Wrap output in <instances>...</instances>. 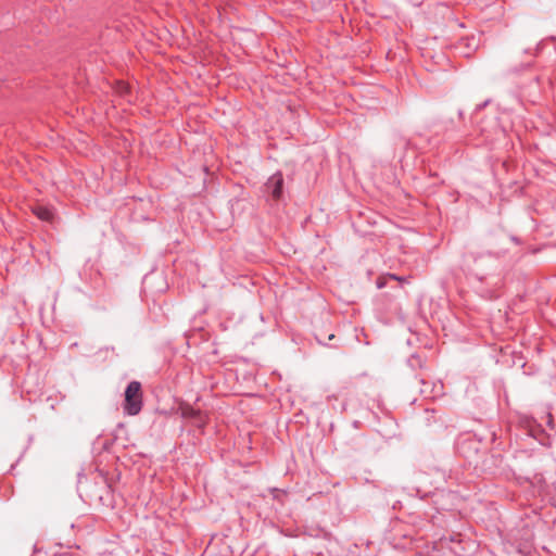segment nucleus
I'll return each instance as SVG.
<instances>
[{
	"instance_id": "nucleus-2",
	"label": "nucleus",
	"mask_w": 556,
	"mask_h": 556,
	"mask_svg": "<svg viewBox=\"0 0 556 556\" xmlns=\"http://www.w3.org/2000/svg\"><path fill=\"white\" fill-rule=\"evenodd\" d=\"M283 178L281 174L273 175L267 182V187L271 189V194L275 200H278L282 191Z\"/></svg>"
},
{
	"instance_id": "nucleus-3",
	"label": "nucleus",
	"mask_w": 556,
	"mask_h": 556,
	"mask_svg": "<svg viewBox=\"0 0 556 556\" xmlns=\"http://www.w3.org/2000/svg\"><path fill=\"white\" fill-rule=\"evenodd\" d=\"M35 215L42 220H50L52 218V213L49 208L43 206H37L34 210Z\"/></svg>"
},
{
	"instance_id": "nucleus-1",
	"label": "nucleus",
	"mask_w": 556,
	"mask_h": 556,
	"mask_svg": "<svg viewBox=\"0 0 556 556\" xmlns=\"http://www.w3.org/2000/svg\"><path fill=\"white\" fill-rule=\"evenodd\" d=\"M142 393L141 384L138 381H131L125 391L124 408L129 415H137L141 410Z\"/></svg>"
},
{
	"instance_id": "nucleus-4",
	"label": "nucleus",
	"mask_w": 556,
	"mask_h": 556,
	"mask_svg": "<svg viewBox=\"0 0 556 556\" xmlns=\"http://www.w3.org/2000/svg\"><path fill=\"white\" fill-rule=\"evenodd\" d=\"M181 414L185 418H197L200 416V412L195 410L194 408H192L190 406L181 407Z\"/></svg>"
}]
</instances>
